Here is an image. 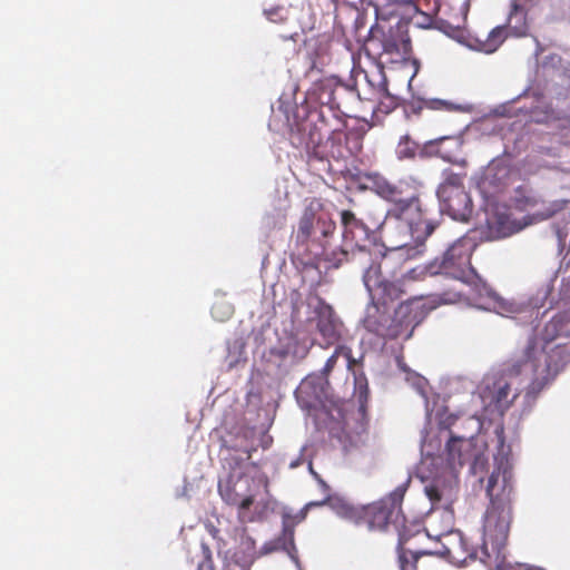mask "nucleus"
<instances>
[{
	"instance_id": "nucleus-1",
	"label": "nucleus",
	"mask_w": 570,
	"mask_h": 570,
	"mask_svg": "<svg viewBox=\"0 0 570 570\" xmlns=\"http://www.w3.org/2000/svg\"><path fill=\"white\" fill-rule=\"evenodd\" d=\"M336 89L337 81L334 78L316 81L313 91L317 95L320 109L309 111L291 128V145L305 150L309 159L345 160L362 151V135L345 131L346 120L340 110Z\"/></svg>"
},
{
	"instance_id": "nucleus-2",
	"label": "nucleus",
	"mask_w": 570,
	"mask_h": 570,
	"mask_svg": "<svg viewBox=\"0 0 570 570\" xmlns=\"http://www.w3.org/2000/svg\"><path fill=\"white\" fill-rule=\"evenodd\" d=\"M563 350L560 346L550 347L549 343L539 346L534 337L525 347L514 354L502 372L489 383L483 391V399L489 401L500 414H503L519 396L512 389L513 380L520 375L531 374V382L525 389L524 400L528 404L535 401L538 395L556 379L563 367Z\"/></svg>"
},
{
	"instance_id": "nucleus-3",
	"label": "nucleus",
	"mask_w": 570,
	"mask_h": 570,
	"mask_svg": "<svg viewBox=\"0 0 570 570\" xmlns=\"http://www.w3.org/2000/svg\"><path fill=\"white\" fill-rule=\"evenodd\" d=\"M364 178L372 191L392 204L382 224L384 234L402 238L412 236L422 242L435 230L438 224L423 207L419 185L414 180L393 183L379 173H366Z\"/></svg>"
},
{
	"instance_id": "nucleus-4",
	"label": "nucleus",
	"mask_w": 570,
	"mask_h": 570,
	"mask_svg": "<svg viewBox=\"0 0 570 570\" xmlns=\"http://www.w3.org/2000/svg\"><path fill=\"white\" fill-rule=\"evenodd\" d=\"M407 489V484L396 487L387 497L370 503L367 505H353L351 503L335 500L327 495L321 501H312L294 517L295 522H302L312 508L331 504L336 513L354 523L355 525H365L370 531H386L393 527L399 532V546L401 547L407 538L400 530L404 524V515L402 513V502Z\"/></svg>"
},
{
	"instance_id": "nucleus-5",
	"label": "nucleus",
	"mask_w": 570,
	"mask_h": 570,
	"mask_svg": "<svg viewBox=\"0 0 570 570\" xmlns=\"http://www.w3.org/2000/svg\"><path fill=\"white\" fill-rule=\"evenodd\" d=\"M397 299L384 297L382 302L371 301L363 318L364 328L384 340H409L425 317L424 304L410 301L395 307Z\"/></svg>"
},
{
	"instance_id": "nucleus-6",
	"label": "nucleus",
	"mask_w": 570,
	"mask_h": 570,
	"mask_svg": "<svg viewBox=\"0 0 570 570\" xmlns=\"http://www.w3.org/2000/svg\"><path fill=\"white\" fill-rule=\"evenodd\" d=\"M336 224L324 210L323 204L312 199L303 210L295 232V245L315 257L332 258L327 253L328 239L334 236Z\"/></svg>"
},
{
	"instance_id": "nucleus-7",
	"label": "nucleus",
	"mask_w": 570,
	"mask_h": 570,
	"mask_svg": "<svg viewBox=\"0 0 570 570\" xmlns=\"http://www.w3.org/2000/svg\"><path fill=\"white\" fill-rule=\"evenodd\" d=\"M356 384L358 385L357 399L360 403L357 411L341 414V420L333 421L330 425V435L337 440L344 452L365 445L368 439L367 383L363 384L360 379H356Z\"/></svg>"
},
{
	"instance_id": "nucleus-8",
	"label": "nucleus",
	"mask_w": 570,
	"mask_h": 570,
	"mask_svg": "<svg viewBox=\"0 0 570 570\" xmlns=\"http://www.w3.org/2000/svg\"><path fill=\"white\" fill-rule=\"evenodd\" d=\"M341 225L343 245L338 253L333 252L330 262L337 267L343 262L367 258L370 259L371 252L367 248L371 244V229L366 224L356 217V215L348 209L341 212Z\"/></svg>"
},
{
	"instance_id": "nucleus-9",
	"label": "nucleus",
	"mask_w": 570,
	"mask_h": 570,
	"mask_svg": "<svg viewBox=\"0 0 570 570\" xmlns=\"http://www.w3.org/2000/svg\"><path fill=\"white\" fill-rule=\"evenodd\" d=\"M263 485L267 489L268 480L261 476L255 480L242 466L233 469L225 480L218 483L222 499L229 505L238 507L239 511H247L255 500L254 487Z\"/></svg>"
},
{
	"instance_id": "nucleus-10",
	"label": "nucleus",
	"mask_w": 570,
	"mask_h": 570,
	"mask_svg": "<svg viewBox=\"0 0 570 570\" xmlns=\"http://www.w3.org/2000/svg\"><path fill=\"white\" fill-rule=\"evenodd\" d=\"M263 485L267 489L268 480L261 476L255 480L242 466L233 469L225 480L218 483L222 499L229 505L238 507L239 511H247L255 500L254 487Z\"/></svg>"
},
{
	"instance_id": "nucleus-11",
	"label": "nucleus",
	"mask_w": 570,
	"mask_h": 570,
	"mask_svg": "<svg viewBox=\"0 0 570 570\" xmlns=\"http://www.w3.org/2000/svg\"><path fill=\"white\" fill-rule=\"evenodd\" d=\"M463 178L461 174L449 173L438 188L441 210L459 222H468L473 213L472 199L464 189Z\"/></svg>"
},
{
	"instance_id": "nucleus-12",
	"label": "nucleus",
	"mask_w": 570,
	"mask_h": 570,
	"mask_svg": "<svg viewBox=\"0 0 570 570\" xmlns=\"http://www.w3.org/2000/svg\"><path fill=\"white\" fill-rule=\"evenodd\" d=\"M472 249L470 240L458 239L446 249L441 259H435L430 264L431 275L443 274L458 281L468 282L474 275V268L471 265Z\"/></svg>"
},
{
	"instance_id": "nucleus-13",
	"label": "nucleus",
	"mask_w": 570,
	"mask_h": 570,
	"mask_svg": "<svg viewBox=\"0 0 570 570\" xmlns=\"http://www.w3.org/2000/svg\"><path fill=\"white\" fill-rule=\"evenodd\" d=\"M512 522V505L490 504L483 522V544L482 552L490 557L489 544L492 551L500 552L504 547L510 525Z\"/></svg>"
},
{
	"instance_id": "nucleus-14",
	"label": "nucleus",
	"mask_w": 570,
	"mask_h": 570,
	"mask_svg": "<svg viewBox=\"0 0 570 570\" xmlns=\"http://www.w3.org/2000/svg\"><path fill=\"white\" fill-rule=\"evenodd\" d=\"M407 20L397 18L395 23L377 24L371 30L372 38L370 42L376 41L377 35H381L382 52L396 56L399 59H405L412 51L411 39L409 36Z\"/></svg>"
},
{
	"instance_id": "nucleus-15",
	"label": "nucleus",
	"mask_w": 570,
	"mask_h": 570,
	"mask_svg": "<svg viewBox=\"0 0 570 570\" xmlns=\"http://www.w3.org/2000/svg\"><path fill=\"white\" fill-rule=\"evenodd\" d=\"M448 463L452 470L470 463L473 474L483 472L488 465V459L480 451L472 438L451 436L446 442Z\"/></svg>"
},
{
	"instance_id": "nucleus-16",
	"label": "nucleus",
	"mask_w": 570,
	"mask_h": 570,
	"mask_svg": "<svg viewBox=\"0 0 570 570\" xmlns=\"http://www.w3.org/2000/svg\"><path fill=\"white\" fill-rule=\"evenodd\" d=\"M494 462L485 488L490 504L512 505L513 475L510 460L505 455H499L494 458Z\"/></svg>"
},
{
	"instance_id": "nucleus-17",
	"label": "nucleus",
	"mask_w": 570,
	"mask_h": 570,
	"mask_svg": "<svg viewBox=\"0 0 570 570\" xmlns=\"http://www.w3.org/2000/svg\"><path fill=\"white\" fill-rule=\"evenodd\" d=\"M392 242H394L395 248L386 250L380 258L381 267L384 269L385 275L396 278L401 274L402 268L406 261L421 253L420 250L412 247V243L416 246H422L425 240H417L415 237L409 236L402 238L401 236L385 234Z\"/></svg>"
},
{
	"instance_id": "nucleus-18",
	"label": "nucleus",
	"mask_w": 570,
	"mask_h": 570,
	"mask_svg": "<svg viewBox=\"0 0 570 570\" xmlns=\"http://www.w3.org/2000/svg\"><path fill=\"white\" fill-rule=\"evenodd\" d=\"M367 258L357 259L362 263H367ZM368 262L371 264L366 267L363 274V283L370 293L371 301L373 302H382L384 297L390 298H400L402 295V289L400 286L386 279L383 274L384 269L381 267L380 262H374L370 257Z\"/></svg>"
},
{
	"instance_id": "nucleus-19",
	"label": "nucleus",
	"mask_w": 570,
	"mask_h": 570,
	"mask_svg": "<svg viewBox=\"0 0 570 570\" xmlns=\"http://www.w3.org/2000/svg\"><path fill=\"white\" fill-rule=\"evenodd\" d=\"M257 556L255 540L243 529L237 546L225 553L223 570H250Z\"/></svg>"
},
{
	"instance_id": "nucleus-20",
	"label": "nucleus",
	"mask_w": 570,
	"mask_h": 570,
	"mask_svg": "<svg viewBox=\"0 0 570 570\" xmlns=\"http://www.w3.org/2000/svg\"><path fill=\"white\" fill-rule=\"evenodd\" d=\"M316 328L323 338L322 347L337 345L342 338L343 323L336 316L333 307L324 302L317 306L316 311Z\"/></svg>"
},
{
	"instance_id": "nucleus-21",
	"label": "nucleus",
	"mask_w": 570,
	"mask_h": 570,
	"mask_svg": "<svg viewBox=\"0 0 570 570\" xmlns=\"http://www.w3.org/2000/svg\"><path fill=\"white\" fill-rule=\"evenodd\" d=\"M433 509L451 511L456 500L458 484L453 480L433 479L424 488Z\"/></svg>"
},
{
	"instance_id": "nucleus-22",
	"label": "nucleus",
	"mask_w": 570,
	"mask_h": 570,
	"mask_svg": "<svg viewBox=\"0 0 570 570\" xmlns=\"http://www.w3.org/2000/svg\"><path fill=\"white\" fill-rule=\"evenodd\" d=\"M470 3L461 1L459 3H443L436 10V17L443 28L451 31H461L464 28Z\"/></svg>"
},
{
	"instance_id": "nucleus-23",
	"label": "nucleus",
	"mask_w": 570,
	"mask_h": 570,
	"mask_svg": "<svg viewBox=\"0 0 570 570\" xmlns=\"http://www.w3.org/2000/svg\"><path fill=\"white\" fill-rule=\"evenodd\" d=\"M541 199L531 188L519 186L514 189L512 204L519 210H530L540 204Z\"/></svg>"
},
{
	"instance_id": "nucleus-24",
	"label": "nucleus",
	"mask_w": 570,
	"mask_h": 570,
	"mask_svg": "<svg viewBox=\"0 0 570 570\" xmlns=\"http://www.w3.org/2000/svg\"><path fill=\"white\" fill-rule=\"evenodd\" d=\"M341 356L346 360L347 368L353 370V367L356 364V360L353 357L351 347H348L344 344H337L335 346L333 354L327 358V361L322 370V373L324 376H328L331 374V372L336 366L338 357H341Z\"/></svg>"
},
{
	"instance_id": "nucleus-25",
	"label": "nucleus",
	"mask_w": 570,
	"mask_h": 570,
	"mask_svg": "<svg viewBox=\"0 0 570 570\" xmlns=\"http://www.w3.org/2000/svg\"><path fill=\"white\" fill-rule=\"evenodd\" d=\"M508 27L513 31L514 36L522 37L528 32V13L522 10H514L511 4V10L508 18Z\"/></svg>"
},
{
	"instance_id": "nucleus-26",
	"label": "nucleus",
	"mask_w": 570,
	"mask_h": 570,
	"mask_svg": "<svg viewBox=\"0 0 570 570\" xmlns=\"http://www.w3.org/2000/svg\"><path fill=\"white\" fill-rule=\"evenodd\" d=\"M507 37L505 27L499 26L492 29L484 40L480 41V50L484 52L495 51Z\"/></svg>"
},
{
	"instance_id": "nucleus-27",
	"label": "nucleus",
	"mask_w": 570,
	"mask_h": 570,
	"mask_svg": "<svg viewBox=\"0 0 570 570\" xmlns=\"http://www.w3.org/2000/svg\"><path fill=\"white\" fill-rule=\"evenodd\" d=\"M376 76L379 78V81L376 85H373L371 80H368V83L373 87V90L376 95H379V97H385V96H389V90H387V81H386V78H385V75L383 72L382 69H379L377 72H376Z\"/></svg>"
},
{
	"instance_id": "nucleus-28",
	"label": "nucleus",
	"mask_w": 570,
	"mask_h": 570,
	"mask_svg": "<svg viewBox=\"0 0 570 570\" xmlns=\"http://www.w3.org/2000/svg\"><path fill=\"white\" fill-rule=\"evenodd\" d=\"M264 14L272 22H283L286 20L287 11L283 7H272L264 10Z\"/></svg>"
},
{
	"instance_id": "nucleus-29",
	"label": "nucleus",
	"mask_w": 570,
	"mask_h": 570,
	"mask_svg": "<svg viewBox=\"0 0 570 570\" xmlns=\"http://www.w3.org/2000/svg\"><path fill=\"white\" fill-rule=\"evenodd\" d=\"M429 269H430V264L426 266H416V267H413V268L406 271V273L402 274V277L405 279H410V281H416L426 274L431 275Z\"/></svg>"
},
{
	"instance_id": "nucleus-30",
	"label": "nucleus",
	"mask_w": 570,
	"mask_h": 570,
	"mask_svg": "<svg viewBox=\"0 0 570 570\" xmlns=\"http://www.w3.org/2000/svg\"><path fill=\"white\" fill-rule=\"evenodd\" d=\"M443 554H446L449 557H451L453 560L458 561V562H462V563H468L469 560H474L475 559V556H476V552L475 550H471L468 556L463 557V558H460L458 551H455L454 549L452 548H446L445 551L442 552Z\"/></svg>"
},
{
	"instance_id": "nucleus-31",
	"label": "nucleus",
	"mask_w": 570,
	"mask_h": 570,
	"mask_svg": "<svg viewBox=\"0 0 570 570\" xmlns=\"http://www.w3.org/2000/svg\"><path fill=\"white\" fill-rule=\"evenodd\" d=\"M562 321H563V316L558 315L551 321L550 325L557 330L558 335L569 336L570 327L568 328L567 326L562 325Z\"/></svg>"
},
{
	"instance_id": "nucleus-32",
	"label": "nucleus",
	"mask_w": 570,
	"mask_h": 570,
	"mask_svg": "<svg viewBox=\"0 0 570 570\" xmlns=\"http://www.w3.org/2000/svg\"><path fill=\"white\" fill-rule=\"evenodd\" d=\"M511 4L514 10H522L528 13L537 4V0H512Z\"/></svg>"
},
{
	"instance_id": "nucleus-33",
	"label": "nucleus",
	"mask_w": 570,
	"mask_h": 570,
	"mask_svg": "<svg viewBox=\"0 0 570 570\" xmlns=\"http://www.w3.org/2000/svg\"><path fill=\"white\" fill-rule=\"evenodd\" d=\"M490 170H494L495 176H499V178H505L509 175L510 168L503 161H498L491 165Z\"/></svg>"
},
{
	"instance_id": "nucleus-34",
	"label": "nucleus",
	"mask_w": 570,
	"mask_h": 570,
	"mask_svg": "<svg viewBox=\"0 0 570 570\" xmlns=\"http://www.w3.org/2000/svg\"><path fill=\"white\" fill-rule=\"evenodd\" d=\"M439 302L442 304H453L456 303L460 299V294L458 292H444L440 294Z\"/></svg>"
},
{
	"instance_id": "nucleus-35",
	"label": "nucleus",
	"mask_w": 570,
	"mask_h": 570,
	"mask_svg": "<svg viewBox=\"0 0 570 570\" xmlns=\"http://www.w3.org/2000/svg\"><path fill=\"white\" fill-rule=\"evenodd\" d=\"M400 568L401 570H415V563H410L404 553L400 554Z\"/></svg>"
},
{
	"instance_id": "nucleus-36",
	"label": "nucleus",
	"mask_w": 570,
	"mask_h": 570,
	"mask_svg": "<svg viewBox=\"0 0 570 570\" xmlns=\"http://www.w3.org/2000/svg\"><path fill=\"white\" fill-rule=\"evenodd\" d=\"M343 4H347L353 8H357L363 4H372V0H342Z\"/></svg>"
},
{
	"instance_id": "nucleus-37",
	"label": "nucleus",
	"mask_w": 570,
	"mask_h": 570,
	"mask_svg": "<svg viewBox=\"0 0 570 570\" xmlns=\"http://www.w3.org/2000/svg\"><path fill=\"white\" fill-rule=\"evenodd\" d=\"M224 307L226 308V312H225L226 316L229 317L232 315V308H230V306H228V305L225 306L224 304H215L212 308L213 315L215 317H217L218 309L224 308Z\"/></svg>"
},
{
	"instance_id": "nucleus-38",
	"label": "nucleus",
	"mask_w": 570,
	"mask_h": 570,
	"mask_svg": "<svg viewBox=\"0 0 570 570\" xmlns=\"http://www.w3.org/2000/svg\"><path fill=\"white\" fill-rule=\"evenodd\" d=\"M284 535H285L286 538H289V540H291V541H293V538H294V530H293V528H292V527L287 525L286 523H285V525H284Z\"/></svg>"
},
{
	"instance_id": "nucleus-39",
	"label": "nucleus",
	"mask_w": 570,
	"mask_h": 570,
	"mask_svg": "<svg viewBox=\"0 0 570 570\" xmlns=\"http://www.w3.org/2000/svg\"><path fill=\"white\" fill-rule=\"evenodd\" d=\"M405 4L411 11H416L417 9L416 4L412 0L406 1Z\"/></svg>"
},
{
	"instance_id": "nucleus-40",
	"label": "nucleus",
	"mask_w": 570,
	"mask_h": 570,
	"mask_svg": "<svg viewBox=\"0 0 570 570\" xmlns=\"http://www.w3.org/2000/svg\"><path fill=\"white\" fill-rule=\"evenodd\" d=\"M440 106L444 107L448 109V107L450 106V104L445 102V101H439L438 102Z\"/></svg>"
},
{
	"instance_id": "nucleus-41",
	"label": "nucleus",
	"mask_w": 570,
	"mask_h": 570,
	"mask_svg": "<svg viewBox=\"0 0 570 570\" xmlns=\"http://www.w3.org/2000/svg\"><path fill=\"white\" fill-rule=\"evenodd\" d=\"M402 154H404L405 156H413L414 155V150H412L411 153H407V151H401Z\"/></svg>"
},
{
	"instance_id": "nucleus-42",
	"label": "nucleus",
	"mask_w": 570,
	"mask_h": 570,
	"mask_svg": "<svg viewBox=\"0 0 570 570\" xmlns=\"http://www.w3.org/2000/svg\"><path fill=\"white\" fill-rule=\"evenodd\" d=\"M465 544H466V543H465L463 540H461V541H460V543H459V548H460V549H463Z\"/></svg>"
},
{
	"instance_id": "nucleus-43",
	"label": "nucleus",
	"mask_w": 570,
	"mask_h": 570,
	"mask_svg": "<svg viewBox=\"0 0 570 570\" xmlns=\"http://www.w3.org/2000/svg\"><path fill=\"white\" fill-rule=\"evenodd\" d=\"M389 4H392V3H397L399 0H386Z\"/></svg>"
},
{
	"instance_id": "nucleus-44",
	"label": "nucleus",
	"mask_w": 570,
	"mask_h": 570,
	"mask_svg": "<svg viewBox=\"0 0 570 570\" xmlns=\"http://www.w3.org/2000/svg\"><path fill=\"white\" fill-rule=\"evenodd\" d=\"M273 550V548H265V552H271Z\"/></svg>"
},
{
	"instance_id": "nucleus-45",
	"label": "nucleus",
	"mask_w": 570,
	"mask_h": 570,
	"mask_svg": "<svg viewBox=\"0 0 570 570\" xmlns=\"http://www.w3.org/2000/svg\"><path fill=\"white\" fill-rule=\"evenodd\" d=\"M252 456V451H247V458L249 459Z\"/></svg>"
},
{
	"instance_id": "nucleus-46",
	"label": "nucleus",
	"mask_w": 570,
	"mask_h": 570,
	"mask_svg": "<svg viewBox=\"0 0 570 570\" xmlns=\"http://www.w3.org/2000/svg\"><path fill=\"white\" fill-rule=\"evenodd\" d=\"M336 3H342V0H333Z\"/></svg>"
}]
</instances>
